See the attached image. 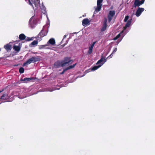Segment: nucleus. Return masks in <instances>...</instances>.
Instances as JSON below:
<instances>
[{"label": "nucleus", "instance_id": "1", "mask_svg": "<svg viewBox=\"0 0 155 155\" xmlns=\"http://www.w3.org/2000/svg\"><path fill=\"white\" fill-rule=\"evenodd\" d=\"M40 59L38 58L33 57L30 58L29 59L25 62L23 64V66H25L27 65L30 64L31 63H34L35 62L39 61Z\"/></svg>", "mask_w": 155, "mask_h": 155}, {"label": "nucleus", "instance_id": "2", "mask_svg": "<svg viewBox=\"0 0 155 155\" xmlns=\"http://www.w3.org/2000/svg\"><path fill=\"white\" fill-rule=\"evenodd\" d=\"M64 62H61V63L62 67H64L68 64H71L73 62V60L71 59L69 57H65L64 58Z\"/></svg>", "mask_w": 155, "mask_h": 155}, {"label": "nucleus", "instance_id": "3", "mask_svg": "<svg viewBox=\"0 0 155 155\" xmlns=\"http://www.w3.org/2000/svg\"><path fill=\"white\" fill-rule=\"evenodd\" d=\"M115 14V12L114 10L110 11L108 15V21L109 22H110L112 19V18L114 16Z\"/></svg>", "mask_w": 155, "mask_h": 155}, {"label": "nucleus", "instance_id": "4", "mask_svg": "<svg viewBox=\"0 0 155 155\" xmlns=\"http://www.w3.org/2000/svg\"><path fill=\"white\" fill-rule=\"evenodd\" d=\"M29 4L33 7V4H34L35 6L37 7L38 6L40 2L39 0H28Z\"/></svg>", "mask_w": 155, "mask_h": 155}, {"label": "nucleus", "instance_id": "5", "mask_svg": "<svg viewBox=\"0 0 155 155\" xmlns=\"http://www.w3.org/2000/svg\"><path fill=\"white\" fill-rule=\"evenodd\" d=\"M144 10V8H143L139 7L137 9L135 13V15L137 17H139L141 14L142 13Z\"/></svg>", "mask_w": 155, "mask_h": 155}, {"label": "nucleus", "instance_id": "6", "mask_svg": "<svg viewBox=\"0 0 155 155\" xmlns=\"http://www.w3.org/2000/svg\"><path fill=\"white\" fill-rule=\"evenodd\" d=\"M107 19L106 18H105L104 19L103 25L101 28V31H103L106 29L107 26Z\"/></svg>", "mask_w": 155, "mask_h": 155}, {"label": "nucleus", "instance_id": "7", "mask_svg": "<svg viewBox=\"0 0 155 155\" xmlns=\"http://www.w3.org/2000/svg\"><path fill=\"white\" fill-rule=\"evenodd\" d=\"M144 1L145 0H141L140 1H139L136 3H134L133 7L135 8L137 7H139L144 3Z\"/></svg>", "mask_w": 155, "mask_h": 155}, {"label": "nucleus", "instance_id": "8", "mask_svg": "<svg viewBox=\"0 0 155 155\" xmlns=\"http://www.w3.org/2000/svg\"><path fill=\"white\" fill-rule=\"evenodd\" d=\"M107 58H105L102 56L100 59L98 60L96 64H101V63H103V64L106 61Z\"/></svg>", "mask_w": 155, "mask_h": 155}, {"label": "nucleus", "instance_id": "9", "mask_svg": "<svg viewBox=\"0 0 155 155\" xmlns=\"http://www.w3.org/2000/svg\"><path fill=\"white\" fill-rule=\"evenodd\" d=\"M35 79L33 77L29 78H21L20 80L22 81H24V83H27L28 81L32 80H34Z\"/></svg>", "mask_w": 155, "mask_h": 155}, {"label": "nucleus", "instance_id": "10", "mask_svg": "<svg viewBox=\"0 0 155 155\" xmlns=\"http://www.w3.org/2000/svg\"><path fill=\"white\" fill-rule=\"evenodd\" d=\"M47 34V32L43 30H41L38 35V36H40V38H42L46 35Z\"/></svg>", "mask_w": 155, "mask_h": 155}, {"label": "nucleus", "instance_id": "11", "mask_svg": "<svg viewBox=\"0 0 155 155\" xmlns=\"http://www.w3.org/2000/svg\"><path fill=\"white\" fill-rule=\"evenodd\" d=\"M9 98V97L6 94H3L1 97V99L4 100H6Z\"/></svg>", "mask_w": 155, "mask_h": 155}, {"label": "nucleus", "instance_id": "12", "mask_svg": "<svg viewBox=\"0 0 155 155\" xmlns=\"http://www.w3.org/2000/svg\"><path fill=\"white\" fill-rule=\"evenodd\" d=\"M4 47L7 51H10L12 49L11 45L9 44H7L6 45H4Z\"/></svg>", "mask_w": 155, "mask_h": 155}, {"label": "nucleus", "instance_id": "13", "mask_svg": "<svg viewBox=\"0 0 155 155\" xmlns=\"http://www.w3.org/2000/svg\"><path fill=\"white\" fill-rule=\"evenodd\" d=\"M90 21L87 18L84 19L82 21V25H87L90 23Z\"/></svg>", "mask_w": 155, "mask_h": 155}, {"label": "nucleus", "instance_id": "14", "mask_svg": "<svg viewBox=\"0 0 155 155\" xmlns=\"http://www.w3.org/2000/svg\"><path fill=\"white\" fill-rule=\"evenodd\" d=\"M38 43L37 41L35 40L32 42L29 45V46L30 47H32L35 46Z\"/></svg>", "mask_w": 155, "mask_h": 155}, {"label": "nucleus", "instance_id": "15", "mask_svg": "<svg viewBox=\"0 0 155 155\" xmlns=\"http://www.w3.org/2000/svg\"><path fill=\"white\" fill-rule=\"evenodd\" d=\"M55 40L54 38L50 39L48 42V43H49L50 44L54 45L55 44Z\"/></svg>", "mask_w": 155, "mask_h": 155}, {"label": "nucleus", "instance_id": "16", "mask_svg": "<svg viewBox=\"0 0 155 155\" xmlns=\"http://www.w3.org/2000/svg\"><path fill=\"white\" fill-rule=\"evenodd\" d=\"M103 64V63H101V64L98 65V66H94L92 68H91V69L92 71H95L98 68L101 67Z\"/></svg>", "mask_w": 155, "mask_h": 155}, {"label": "nucleus", "instance_id": "17", "mask_svg": "<svg viewBox=\"0 0 155 155\" xmlns=\"http://www.w3.org/2000/svg\"><path fill=\"white\" fill-rule=\"evenodd\" d=\"M19 38L20 40H23L25 39L26 36L24 34H21L19 35Z\"/></svg>", "mask_w": 155, "mask_h": 155}, {"label": "nucleus", "instance_id": "18", "mask_svg": "<svg viewBox=\"0 0 155 155\" xmlns=\"http://www.w3.org/2000/svg\"><path fill=\"white\" fill-rule=\"evenodd\" d=\"M13 49L17 52H19L20 50V47L19 46L14 45L13 47Z\"/></svg>", "mask_w": 155, "mask_h": 155}, {"label": "nucleus", "instance_id": "19", "mask_svg": "<svg viewBox=\"0 0 155 155\" xmlns=\"http://www.w3.org/2000/svg\"><path fill=\"white\" fill-rule=\"evenodd\" d=\"M132 20V19H130L127 22V23L125 25L126 26V27H128L130 26Z\"/></svg>", "mask_w": 155, "mask_h": 155}, {"label": "nucleus", "instance_id": "20", "mask_svg": "<svg viewBox=\"0 0 155 155\" xmlns=\"http://www.w3.org/2000/svg\"><path fill=\"white\" fill-rule=\"evenodd\" d=\"M102 6V5H98L97 4V7L95 9L96 11L99 12L101 9Z\"/></svg>", "mask_w": 155, "mask_h": 155}, {"label": "nucleus", "instance_id": "21", "mask_svg": "<svg viewBox=\"0 0 155 155\" xmlns=\"http://www.w3.org/2000/svg\"><path fill=\"white\" fill-rule=\"evenodd\" d=\"M76 64V63L72 65H70L69 67L66 68L68 70H69L70 69L72 68L75 67Z\"/></svg>", "mask_w": 155, "mask_h": 155}, {"label": "nucleus", "instance_id": "22", "mask_svg": "<svg viewBox=\"0 0 155 155\" xmlns=\"http://www.w3.org/2000/svg\"><path fill=\"white\" fill-rule=\"evenodd\" d=\"M19 72L21 74L23 73L24 72V69L23 67H21L19 70Z\"/></svg>", "mask_w": 155, "mask_h": 155}, {"label": "nucleus", "instance_id": "23", "mask_svg": "<svg viewBox=\"0 0 155 155\" xmlns=\"http://www.w3.org/2000/svg\"><path fill=\"white\" fill-rule=\"evenodd\" d=\"M120 36V34L119 33V34H118L115 37H114L113 40H116L117 39H118Z\"/></svg>", "mask_w": 155, "mask_h": 155}, {"label": "nucleus", "instance_id": "24", "mask_svg": "<svg viewBox=\"0 0 155 155\" xmlns=\"http://www.w3.org/2000/svg\"><path fill=\"white\" fill-rule=\"evenodd\" d=\"M103 0H97V4L99 5H102V4L101 3H102Z\"/></svg>", "mask_w": 155, "mask_h": 155}, {"label": "nucleus", "instance_id": "25", "mask_svg": "<svg viewBox=\"0 0 155 155\" xmlns=\"http://www.w3.org/2000/svg\"><path fill=\"white\" fill-rule=\"evenodd\" d=\"M25 40L26 41H29L32 40H33V39L32 38L28 37L27 38H25Z\"/></svg>", "mask_w": 155, "mask_h": 155}, {"label": "nucleus", "instance_id": "26", "mask_svg": "<svg viewBox=\"0 0 155 155\" xmlns=\"http://www.w3.org/2000/svg\"><path fill=\"white\" fill-rule=\"evenodd\" d=\"M93 49L89 48V50L88 51V54H91L92 52Z\"/></svg>", "mask_w": 155, "mask_h": 155}, {"label": "nucleus", "instance_id": "27", "mask_svg": "<svg viewBox=\"0 0 155 155\" xmlns=\"http://www.w3.org/2000/svg\"><path fill=\"white\" fill-rule=\"evenodd\" d=\"M129 18V16L128 15L126 16L125 17L124 19V21L125 22L127 21V20Z\"/></svg>", "mask_w": 155, "mask_h": 155}, {"label": "nucleus", "instance_id": "28", "mask_svg": "<svg viewBox=\"0 0 155 155\" xmlns=\"http://www.w3.org/2000/svg\"><path fill=\"white\" fill-rule=\"evenodd\" d=\"M67 70H67V68H65V69H64L63 70V71H62L61 72V73H60V74H64V72H65V71H67Z\"/></svg>", "mask_w": 155, "mask_h": 155}, {"label": "nucleus", "instance_id": "29", "mask_svg": "<svg viewBox=\"0 0 155 155\" xmlns=\"http://www.w3.org/2000/svg\"><path fill=\"white\" fill-rule=\"evenodd\" d=\"M59 63L58 62H55L54 64V65L55 66H56L57 67H59V65L58 64Z\"/></svg>", "mask_w": 155, "mask_h": 155}, {"label": "nucleus", "instance_id": "30", "mask_svg": "<svg viewBox=\"0 0 155 155\" xmlns=\"http://www.w3.org/2000/svg\"><path fill=\"white\" fill-rule=\"evenodd\" d=\"M117 48H115L114 49V50H113V52H112V54H114V53L115 52L117 51Z\"/></svg>", "mask_w": 155, "mask_h": 155}, {"label": "nucleus", "instance_id": "31", "mask_svg": "<svg viewBox=\"0 0 155 155\" xmlns=\"http://www.w3.org/2000/svg\"><path fill=\"white\" fill-rule=\"evenodd\" d=\"M94 46L93 45H92L91 44V46L89 47V48H91L92 49H93L94 47Z\"/></svg>", "mask_w": 155, "mask_h": 155}, {"label": "nucleus", "instance_id": "32", "mask_svg": "<svg viewBox=\"0 0 155 155\" xmlns=\"http://www.w3.org/2000/svg\"><path fill=\"white\" fill-rule=\"evenodd\" d=\"M94 46L93 45H92L91 44V46L89 47V48H91L92 49H93L94 47Z\"/></svg>", "mask_w": 155, "mask_h": 155}, {"label": "nucleus", "instance_id": "33", "mask_svg": "<svg viewBox=\"0 0 155 155\" xmlns=\"http://www.w3.org/2000/svg\"><path fill=\"white\" fill-rule=\"evenodd\" d=\"M47 45H41V48H43L45 47L46 46H47Z\"/></svg>", "mask_w": 155, "mask_h": 155}, {"label": "nucleus", "instance_id": "34", "mask_svg": "<svg viewBox=\"0 0 155 155\" xmlns=\"http://www.w3.org/2000/svg\"><path fill=\"white\" fill-rule=\"evenodd\" d=\"M127 28H128V27H126V26L125 25V26L123 27V30H126L127 29Z\"/></svg>", "mask_w": 155, "mask_h": 155}, {"label": "nucleus", "instance_id": "35", "mask_svg": "<svg viewBox=\"0 0 155 155\" xmlns=\"http://www.w3.org/2000/svg\"><path fill=\"white\" fill-rule=\"evenodd\" d=\"M112 54V53L110 55V56H108V57H107V58H108L109 57H110V58H112V54Z\"/></svg>", "mask_w": 155, "mask_h": 155}, {"label": "nucleus", "instance_id": "36", "mask_svg": "<svg viewBox=\"0 0 155 155\" xmlns=\"http://www.w3.org/2000/svg\"><path fill=\"white\" fill-rule=\"evenodd\" d=\"M96 41H94V42H93L92 44V45H93L94 46V45L96 43Z\"/></svg>", "mask_w": 155, "mask_h": 155}, {"label": "nucleus", "instance_id": "37", "mask_svg": "<svg viewBox=\"0 0 155 155\" xmlns=\"http://www.w3.org/2000/svg\"><path fill=\"white\" fill-rule=\"evenodd\" d=\"M139 0H135L134 3H136V2H137V1H139Z\"/></svg>", "mask_w": 155, "mask_h": 155}, {"label": "nucleus", "instance_id": "38", "mask_svg": "<svg viewBox=\"0 0 155 155\" xmlns=\"http://www.w3.org/2000/svg\"><path fill=\"white\" fill-rule=\"evenodd\" d=\"M66 35H64V36L63 39H64V38H66Z\"/></svg>", "mask_w": 155, "mask_h": 155}, {"label": "nucleus", "instance_id": "39", "mask_svg": "<svg viewBox=\"0 0 155 155\" xmlns=\"http://www.w3.org/2000/svg\"><path fill=\"white\" fill-rule=\"evenodd\" d=\"M66 45V44L65 43L64 44L62 45H63V47H64L65 46V45Z\"/></svg>", "mask_w": 155, "mask_h": 155}, {"label": "nucleus", "instance_id": "40", "mask_svg": "<svg viewBox=\"0 0 155 155\" xmlns=\"http://www.w3.org/2000/svg\"><path fill=\"white\" fill-rule=\"evenodd\" d=\"M3 91V90H2V91H0V93L2 91Z\"/></svg>", "mask_w": 155, "mask_h": 155}, {"label": "nucleus", "instance_id": "41", "mask_svg": "<svg viewBox=\"0 0 155 155\" xmlns=\"http://www.w3.org/2000/svg\"><path fill=\"white\" fill-rule=\"evenodd\" d=\"M17 66V65H14V66Z\"/></svg>", "mask_w": 155, "mask_h": 155}, {"label": "nucleus", "instance_id": "42", "mask_svg": "<svg viewBox=\"0 0 155 155\" xmlns=\"http://www.w3.org/2000/svg\"><path fill=\"white\" fill-rule=\"evenodd\" d=\"M1 51V49L0 48V51Z\"/></svg>", "mask_w": 155, "mask_h": 155}, {"label": "nucleus", "instance_id": "43", "mask_svg": "<svg viewBox=\"0 0 155 155\" xmlns=\"http://www.w3.org/2000/svg\"><path fill=\"white\" fill-rule=\"evenodd\" d=\"M25 0L26 1H27V0Z\"/></svg>", "mask_w": 155, "mask_h": 155}]
</instances>
